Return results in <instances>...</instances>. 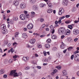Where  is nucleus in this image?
I'll list each match as a JSON object with an SVG mask.
<instances>
[{"label": "nucleus", "mask_w": 79, "mask_h": 79, "mask_svg": "<svg viewBox=\"0 0 79 79\" xmlns=\"http://www.w3.org/2000/svg\"><path fill=\"white\" fill-rule=\"evenodd\" d=\"M57 49V48H56V47L54 48H53V50H54V51H56Z\"/></svg>", "instance_id": "nucleus-62"}, {"label": "nucleus", "mask_w": 79, "mask_h": 79, "mask_svg": "<svg viewBox=\"0 0 79 79\" xmlns=\"http://www.w3.org/2000/svg\"><path fill=\"white\" fill-rule=\"evenodd\" d=\"M7 27H8V28H9L10 29H11L12 28V27H11V26H10V24L8 25Z\"/></svg>", "instance_id": "nucleus-45"}, {"label": "nucleus", "mask_w": 79, "mask_h": 79, "mask_svg": "<svg viewBox=\"0 0 79 79\" xmlns=\"http://www.w3.org/2000/svg\"><path fill=\"white\" fill-rule=\"evenodd\" d=\"M62 76H66L68 75V73L66 70H64L62 71Z\"/></svg>", "instance_id": "nucleus-9"}, {"label": "nucleus", "mask_w": 79, "mask_h": 79, "mask_svg": "<svg viewBox=\"0 0 79 79\" xmlns=\"http://www.w3.org/2000/svg\"><path fill=\"white\" fill-rule=\"evenodd\" d=\"M45 37V35H40V37Z\"/></svg>", "instance_id": "nucleus-53"}, {"label": "nucleus", "mask_w": 79, "mask_h": 79, "mask_svg": "<svg viewBox=\"0 0 79 79\" xmlns=\"http://www.w3.org/2000/svg\"><path fill=\"white\" fill-rule=\"evenodd\" d=\"M42 44L40 43H38L37 44V47L38 48H42Z\"/></svg>", "instance_id": "nucleus-19"}, {"label": "nucleus", "mask_w": 79, "mask_h": 79, "mask_svg": "<svg viewBox=\"0 0 79 79\" xmlns=\"http://www.w3.org/2000/svg\"><path fill=\"white\" fill-rule=\"evenodd\" d=\"M51 42H52V40L50 39H48L47 40V42L48 43H51Z\"/></svg>", "instance_id": "nucleus-29"}, {"label": "nucleus", "mask_w": 79, "mask_h": 79, "mask_svg": "<svg viewBox=\"0 0 79 79\" xmlns=\"http://www.w3.org/2000/svg\"><path fill=\"white\" fill-rule=\"evenodd\" d=\"M30 69V68L29 67H25V70H28V69Z\"/></svg>", "instance_id": "nucleus-43"}, {"label": "nucleus", "mask_w": 79, "mask_h": 79, "mask_svg": "<svg viewBox=\"0 0 79 79\" xmlns=\"http://www.w3.org/2000/svg\"><path fill=\"white\" fill-rule=\"evenodd\" d=\"M64 18H65V16H63L62 17L59 18V19L62 20V19H64Z\"/></svg>", "instance_id": "nucleus-37"}, {"label": "nucleus", "mask_w": 79, "mask_h": 79, "mask_svg": "<svg viewBox=\"0 0 79 79\" xmlns=\"http://www.w3.org/2000/svg\"><path fill=\"white\" fill-rule=\"evenodd\" d=\"M73 34H74V35H78L79 34V31L78 29H74L73 30Z\"/></svg>", "instance_id": "nucleus-5"}, {"label": "nucleus", "mask_w": 79, "mask_h": 79, "mask_svg": "<svg viewBox=\"0 0 79 79\" xmlns=\"http://www.w3.org/2000/svg\"><path fill=\"white\" fill-rule=\"evenodd\" d=\"M64 47H65V45H64V43H62V44L60 46V48H61L63 49Z\"/></svg>", "instance_id": "nucleus-22"}, {"label": "nucleus", "mask_w": 79, "mask_h": 79, "mask_svg": "<svg viewBox=\"0 0 79 79\" xmlns=\"http://www.w3.org/2000/svg\"><path fill=\"white\" fill-rule=\"evenodd\" d=\"M56 68L60 70L61 69V66H58L56 67Z\"/></svg>", "instance_id": "nucleus-35"}, {"label": "nucleus", "mask_w": 79, "mask_h": 79, "mask_svg": "<svg viewBox=\"0 0 79 79\" xmlns=\"http://www.w3.org/2000/svg\"><path fill=\"white\" fill-rule=\"evenodd\" d=\"M64 35H62L61 37V39H63L64 38Z\"/></svg>", "instance_id": "nucleus-58"}, {"label": "nucleus", "mask_w": 79, "mask_h": 79, "mask_svg": "<svg viewBox=\"0 0 79 79\" xmlns=\"http://www.w3.org/2000/svg\"><path fill=\"white\" fill-rule=\"evenodd\" d=\"M65 23H66V24H69V23H71V21L69 20H67L65 21Z\"/></svg>", "instance_id": "nucleus-40"}, {"label": "nucleus", "mask_w": 79, "mask_h": 79, "mask_svg": "<svg viewBox=\"0 0 79 79\" xmlns=\"http://www.w3.org/2000/svg\"><path fill=\"white\" fill-rule=\"evenodd\" d=\"M23 31L25 32H26V31H27V28H23Z\"/></svg>", "instance_id": "nucleus-52"}, {"label": "nucleus", "mask_w": 79, "mask_h": 79, "mask_svg": "<svg viewBox=\"0 0 79 79\" xmlns=\"http://www.w3.org/2000/svg\"><path fill=\"white\" fill-rule=\"evenodd\" d=\"M36 40L34 38H32L30 40V42L31 44H34L35 43Z\"/></svg>", "instance_id": "nucleus-8"}, {"label": "nucleus", "mask_w": 79, "mask_h": 79, "mask_svg": "<svg viewBox=\"0 0 79 79\" xmlns=\"http://www.w3.org/2000/svg\"><path fill=\"white\" fill-rule=\"evenodd\" d=\"M14 4L15 6H18L19 5V1H15L14 2Z\"/></svg>", "instance_id": "nucleus-15"}, {"label": "nucleus", "mask_w": 79, "mask_h": 79, "mask_svg": "<svg viewBox=\"0 0 79 79\" xmlns=\"http://www.w3.org/2000/svg\"><path fill=\"white\" fill-rule=\"evenodd\" d=\"M7 77V75L6 74H4L3 75L4 78H6Z\"/></svg>", "instance_id": "nucleus-55"}, {"label": "nucleus", "mask_w": 79, "mask_h": 79, "mask_svg": "<svg viewBox=\"0 0 79 79\" xmlns=\"http://www.w3.org/2000/svg\"><path fill=\"white\" fill-rule=\"evenodd\" d=\"M67 51V49H66L65 50H64L63 51V52L64 53H66V52Z\"/></svg>", "instance_id": "nucleus-56"}, {"label": "nucleus", "mask_w": 79, "mask_h": 79, "mask_svg": "<svg viewBox=\"0 0 79 79\" xmlns=\"http://www.w3.org/2000/svg\"><path fill=\"white\" fill-rule=\"evenodd\" d=\"M44 19L43 18H40V21L41 23H42V22H44Z\"/></svg>", "instance_id": "nucleus-38"}, {"label": "nucleus", "mask_w": 79, "mask_h": 79, "mask_svg": "<svg viewBox=\"0 0 79 79\" xmlns=\"http://www.w3.org/2000/svg\"><path fill=\"white\" fill-rule=\"evenodd\" d=\"M35 13L34 11H32L31 12V14L30 15V17L31 18H33L35 17Z\"/></svg>", "instance_id": "nucleus-13"}, {"label": "nucleus", "mask_w": 79, "mask_h": 79, "mask_svg": "<svg viewBox=\"0 0 79 79\" xmlns=\"http://www.w3.org/2000/svg\"><path fill=\"white\" fill-rule=\"evenodd\" d=\"M45 24H43L42 26V28H44V27L45 26Z\"/></svg>", "instance_id": "nucleus-61"}, {"label": "nucleus", "mask_w": 79, "mask_h": 79, "mask_svg": "<svg viewBox=\"0 0 79 79\" xmlns=\"http://www.w3.org/2000/svg\"><path fill=\"white\" fill-rule=\"evenodd\" d=\"M43 53L44 54V56H46V55H47V52H46V51H44L43 52Z\"/></svg>", "instance_id": "nucleus-50"}, {"label": "nucleus", "mask_w": 79, "mask_h": 79, "mask_svg": "<svg viewBox=\"0 0 79 79\" xmlns=\"http://www.w3.org/2000/svg\"><path fill=\"white\" fill-rule=\"evenodd\" d=\"M69 41V42H71L72 41V39H71V38L69 37H68L67 39Z\"/></svg>", "instance_id": "nucleus-33"}, {"label": "nucleus", "mask_w": 79, "mask_h": 79, "mask_svg": "<svg viewBox=\"0 0 79 79\" xmlns=\"http://www.w3.org/2000/svg\"><path fill=\"white\" fill-rule=\"evenodd\" d=\"M74 55H72L71 57V60H73V59L74 58Z\"/></svg>", "instance_id": "nucleus-48"}, {"label": "nucleus", "mask_w": 79, "mask_h": 79, "mask_svg": "<svg viewBox=\"0 0 79 79\" xmlns=\"http://www.w3.org/2000/svg\"><path fill=\"white\" fill-rule=\"evenodd\" d=\"M56 36L55 35H52L51 36V38L52 39H53V40H55L56 39Z\"/></svg>", "instance_id": "nucleus-20"}, {"label": "nucleus", "mask_w": 79, "mask_h": 79, "mask_svg": "<svg viewBox=\"0 0 79 79\" xmlns=\"http://www.w3.org/2000/svg\"><path fill=\"white\" fill-rule=\"evenodd\" d=\"M1 29H6V25L5 24H3L1 26Z\"/></svg>", "instance_id": "nucleus-18"}, {"label": "nucleus", "mask_w": 79, "mask_h": 79, "mask_svg": "<svg viewBox=\"0 0 79 79\" xmlns=\"http://www.w3.org/2000/svg\"><path fill=\"white\" fill-rule=\"evenodd\" d=\"M68 0H64L63 1L62 3L64 6H67L68 5Z\"/></svg>", "instance_id": "nucleus-10"}, {"label": "nucleus", "mask_w": 79, "mask_h": 79, "mask_svg": "<svg viewBox=\"0 0 79 79\" xmlns=\"http://www.w3.org/2000/svg\"><path fill=\"white\" fill-rule=\"evenodd\" d=\"M10 50L11 51V53H12L14 52V50H13V48H12L10 49Z\"/></svg>", "instance_id": "nucleus-47"}, {"label": "nucleus", "mask_w": 79, "mask_h": 79, "mask_svg": "<svg viewBox=\"0 0 79 79\" xmlns=\"http://www.w3.org/2000/svg\"><path fill=\"white\" fill-rule=\"evenodd\" d=\"M13 62V59H10L9 60V63H11Z\"/></svg>", "instance_id": "nucleus-44"}, {"label": "nucleus", "mask_w": 79, "mask_h": 79, "mask_svg": "<svg viewBox=\"0 0 79 79\" xmlns=\"http://www.w3.org/2000/svg\"><path fill=\"white\" fill-rule=\"evenodd\" d=\"M77 75L78 76H79V71L77 73Z\"/></svg>", "instance_id": "nucleus-64"}, {"label": "nucleus", "mask_w": 79, "mask_h": 79, "mask_svg": "<svg viewBox=\"0 0 79 79\" xmlns=\"http://www.w3.org/2000/svg\"><path fill=\"white\" fill-rule=\"evenodd\" d=\"M33 8L35 10H37V7L36 6H33Z\"/></svg>", "instance_id": "nucleus-49"}, {"label": "nucleus", "mask_w": 79, "mask_h": 79, "mask_svg": "<svg viewBox=\"0 0 79 79\" xmlns=\"http://www.w3.org/2000/svg\"><path fill=\"white\" fill-rule=\"evenodd\" d=\"M34 27V25L32 23H29L27 26V28L28 29H32Z\"/></svg>", "instance_id": "nucleus-7"}, {"label": "nucleus", "mask_w": 79, "mask_h": 79, "mask_svg": "<svg viewBox=\"0 0 79 79\" xmlns=\"http://www.w3.org/2000/svg\"><path fill=\"white\" fill-rule=\"evenodd\" d=\"M22 37L23 38V39H26L27 37V34L26 33H23L22 35Z\"/></svg>", "instance_id": "nucleus-14"}, {"label": "nucleus", "mask_w": 79, "mask_h": 79, "mask_svg": "<svg viewBox=\"0 0 79 79\" xmlns=\"http://www.w3.org/2000/svg\"><path fill=\"white\" fill-rule=\"evenodd\" d=\"M58 56L59 57H62V56H63V54L61 53H59L58 54Z\"/></svg>", "instance_id": "nucleus-30"}, {"label": "nucleus", "mask_w": 79, "mask_h": 79, "mask_svg": "<svg viewBox=\"0 0 79 79\" xmlns=\"http://www.w3.org/2000/svg\"><path fill=\"white\" fill-rule=\"evenodd\" d=\"M61 20L60 19H59V20L58 21V23H59V24H61Z\"/></svg>", "instance_id": "nucleus-51"}, {"label": "nucleus", "mask_w": 79, "mask_h": 79, "mask_svg": "<svg viewBox=\"0 0 79 79\" xmlns=\"http://www.w3.org/2000/svg\"><path fill=\"white\" fill-rule=\"evenodd\" d=\"M30 2L31 4H34L35 2V0H30Z\"/></svg>", "instance_id": "nucleus-25"}, {"label": "nucleus", "mask_w": 79, "mask_h": 79, "mask_svg": "<svg viewBox=\"0 0 79 79\" xmlns=\"http://www.w3.org/2000/svg\"><path fill=\"white\" fill-rule=\"evenodd\" d=\"M46 5L45 4H43L42 3H40V6L41 8H43V7L45 6Z\"/></svg>", "instance_id": "nucleus-23"}, {"label": "nucleus", "mask_w": 79, "mask_h": 79, "mask_svg": "<svg viewBox=\"0 0 79 79\" xmlns=\"http://www.w3.org/2000/svg\"><path fill=\"white\" fill-rule=\"evenodd\" d=\"M50 27L51 30V32L52 33V34H54V32H55V29H54V27H53V26L52 25L50 26Z\"/></svg>", "instance_id": "nucleus-11"}, {"label": "nucleus", "mask_w": 79, "mask_h": 79, "mask_svg": "<svg viewBox=\"0 0 79 79\" xmlns=\"http://www.w3.org/2000/svg\"><path fill=\"white\" fill-rule=\"evenodd\" d=\"M20 18L22 21H25L27 19V17L25 14H22L20 15Z\"/></svg>", "instance_id": "nucleus-3"}, {"label": "nucleus", "mask_w": 79, "mask_h": 79, "mask_svg": "<svg viewBox=\"0 0 79 79\" xmlns=\"http://www.w3.org/2000/svg\"><path fill=\"white\" fill-rule=\"evenodd\" d=\"M45 47L47 48H48L49 47H50V46L49 44H47L45 45Z\"/></svg>", "instance_id": "nucleus-26"}, {"label": "nucleus", "mask_w": 79, "mask_h": 79, "mask_svg": "<svg viewBox=\"0 0 79 79\" xmlns=\"http://www.w3.org/2000/svg\"><path fill=\"white\" fill-rule=\"evenodd\" d=\"M48 60H52V57L51 56H49L48 57Z\"/></svg>", "instance_id": "nucleus-59"}, {"label": "nucleus", "mask_w": 79, "mask_h": 79, "mask_svg": "<svg viewBox=\"0 0 79 79\" xmlns=\"http://www.w3.org/2000/svg\"><path fill=\"white\" fill-rule=\"evenodd\" d=\"M19 34V33L18 32H16L15 34V37H16L18 35V34Z\"/></svg>", "instance_id": "nucleus-41"}, {"label": "nucleus", "mask_w": 79, "mask_h": 79, "mask_svg": "<svg viewBox=\"0 0 79 79\" xmlns=\"http://www.w3.org/2000/svg\"><path fill=\"white\" fill-rule=\"evenodd\" d=\"M47 11L48 13H52L53 12V10L51 9H48Z\"/></svg>", "instance_id": "nucleus-17"}, {"label": "nucleus", "mask_w": 79, "mask_h": 79, "mask_svg": "<svg viewBox=\"0 0 79 79\" xmlns=\"http://www.w3.org/2000/svg\"><path fill=\"white\" fill-rule=\"evenodd\" d=\"M36 68H38V69H41V67L40 66H37L36 67Z\"/></svg>", "instance_id": "nucleus-57"}, {"label": "nucleus", "mask_w": 79, "mask_h": 79, "mask_svg": "<svg viewBox=\"0 0 79 79\" xmlns=\"http://www.w3.org/2000/svg\"><path fill=\"white\" fill-rule=\"evenodd\" d=\"M68 28L70 29H73V26L72 25H68Z\"/></svg>", "instance_id": "nucleus-34"}, {"label": "nucleus", "mask_w": 79, "mask_h": 79, "mask_svg": "<svg viewBox=\"0 0 79 79\" xmlns=\"http://www.w3.org/2000/svg\"><path fill=\"white\" fill-rule=\"evenodd\" d=\"M23 60L24 61H27L29 60V58L28 57H23Z\"/></svg>", "instance_id": "nucleus-16"}, {"label": "nucleus", "mask_w": 79, "mask_h": 79, "mask_svg": "<svg viewBox=\"0 0 79 79\" xmlns=\"http://www.w3.org/2000/svg\"><path fill=\"white\" fill-rule=\"evenodd\" d=\"M57 70H56V69H55L53 71V74H55V73H57Z\"/></svg>", "instance_id": "nucleus-39"}, {"label": "nucleus", "mask_w": 79, "mask_h": 79, "mask_svg": "<svg viewBox=\"0 0 79 79\" xmlns=\"http://www.w3.org/2000/svg\"><path fill=\"white\" fill-rule=\"evenodd\" d=\"M27 48H31V47H32L30 46V45L29 44H27Z\"/></svg>", "instance_id": "nucleus-54"}, {"label": "nucleus", "mask_w": 79, "mask_h": 79, "mask_svg": "<svg viewBox=\"0 0 79 79\" xmlns=\"http://www.w3.org/2000/svg\"><path fill=\"white\" fill-rule=\"evenodd\" d=\"M2 34H6L7 33V30H6V29L2 30Z\"/></svg>", "instance_id": "nucleus-21"}, {"label": "nucleus", "mask_w": 79, "mask_h": 79, "mask_svg": "<svg viewBox=\"0 0 79 79\" xmlns=\"http://www.w3.org/2000/svg\"><path fill=\"white\" fill-rule=\"evenodd\" d=\"M22 73L21 72H19L18 73H17L16 72V70H12L10 72V75L11 76H13L14 77H18V76H21Z\"/></svg>", "instance_id": "nucleus-2"}, {"label": "nucleus", "mask_w": 79, "mask_h": 79, "mask_svg": "<svg viewBox=\"0 0 79 79\" xmlns=\"http://www.w3.org/2000/svg\"><path fill=\"white\" fill-rule=\"evenodd\" d=\"M44 61H45V62H46V63H47V62H48V59H45L44 60Z\"/></svg>", "instance_id": "nucleus-60"}, {"label": "nucleus", "mask_w": 79, "mask_h": 79, "mask_svg": "<svg viewBox=\"0 0 79 79\" xmlns=\"http://www.w3.org/2000/svg\"><path fill=\"white\" fill-rule=\"evenodd\" d=\"M70 17V15H66L65 16V17H66V18H69Z\"/></svg>", "instance_id": "nucleus-63"}, {"label": "nucleus", "mask_w": 79, "mask_h": 79, "mask_svg": "<svg viewBox=\"0 0 79 79\" xmlns=\"http://www.w3.org/2000/svg\"><path fill=\"white\" fill-rule=\"evenodd\" d=\"M47 4H48V6H49V7H50L51 8H52L53 7V5L52 3H49L48 4V3L47 2Z\"/></svg>", "instance_id": "nucleus-27"}, {"label": "nucleus", "mask_w": 79, "mask_h": 79, "mask_svg": "<svg viewBox=\"0 0 79 79\" xmlns=\"http://www.w3.org/2000/svg\"><path fill=\"white\" fill-rule=\"evenodd\" d=\"M58 33L60 35L64 34L65 35H69L71 33V31L69 30H67L66 31L65 29L63 28H60L59 29Z\"/></svg>", "instance_id": "nucleus-1"}, {"label": "nucleus", "mask_w": 79, "mask_h": 79, "mask_svg": "<svg viewBox=\"0 0 79 79\" xmlns=\"http://www.w3.org/2000/svg\"><path fill=\"white\" fill-rule=\"evenodd\" d=\"M8 40H5L4 41L3 43H4V44L5 45H6L7 44H8Z\"/></svg>", "instance_id": "nucleus-24"}, {"label": "nucleus", "mask_w": 79, "mask_h": 79, "mask_svg": "<svg viewBox=\"0 0 79 79\" xmlns=\"http://www.w3.org/2000/svg\"><path fill=\"white\" fill-rule=\"evenodd\" d=\"M4 73V70L2 69L0 70V74H2Z\"/></svg>", "instance_id": "nucleus-31"}, {"label": "nucleus", "mask_w": 79, "mask_h": 79, "mask_svg": "<svg viewBox=\"0 0 79 79\" xmlns=\"http://www.w3.org/2000/svg\"><path fill=\"white\" fill-rule=\"evenodd\" d=\"M73 47H70L68 48V50L69 51H70V50H73Z\"/></svg>", "instance_id": "nucleus-42"}, {"label": "nucleus", "mask_w": 79, "mask_h": 79, "mask_svg": "<svg viewBox=\"0 0 79 79\" xmlns=\"http://www.w3.org/2000/svg\"><path fill=\"white\" fill-rule=\"evenodd\" d=\"M17 45H18V44L16 42H15L13 43V45L14 47H16L17 46Z\"/></svg>", "instance_id": "nucleus-32"}, {"label": "nucleus", "mask_w": 79, "mask_h": 79, "mask_svg": "<svg viewBox=\"0 0 79 79\" xmlns=\"http://www.w3.org/2000/svg\"><path fill=\"white\" fill-rule=\"evenodd\" d=\"M74 59L75 61H79V54H77L75 56Z\"/></svg>", "instance_id": "nucleus-12"}, {"label": "nucleus", "mask_w": 79, "mask_h": 79, "mask_svg": "<svg viewBox=\"0 0 79 79\" xmlns=\"http://www.w3.org/2000/svg\"><path fill=\"white\" fill-rule=\"evenodd\" d=\"M64 13V9L62 7H61L59 9V15H61L62 14Z\"/></svg>", "instance_id": "nucleus-4"}, {"label": "nucleus", "mask_w": 79, "mask_h": 79, "mask_svg": "<svg viewBox=\"0 0 79 79\" xmlns=\"http://www.w3.org/2000/svg\"><path fill=\"white\" fill-rule=\"evenodd\" d=\"M23 13H24L25 15H27L28 13V12L26 10H24L23 11Z\"/></svg>", "instance_id": "nucleus-46"}, {"label": "nucleus", "mask_w": 79, "mask_h": 79, "mask_svg": "<svg viewBox=\"0 0 79 79\" xmlns=\"http://www.w3.org/2000/svg\"><path fill=\"white\" fill-rule=\"evenodd\" d=\"M20 6L21 9H24L26 7V4L25 3H22Z\"/></svg>", "instance_id": "nucleus-6"}, {"label": "nucleus", "mask_w": 79, "mask_h": 79, "mask_svg": "<svg viewBox=\"0 0 79 79\" xmlns=\"http://www.w3.org/2000/svg\"><path fill=\"white\" fill-rule=\"evenodd\" d=\"M17 57H18V56H17L16 55H15L13 56V58L14 59V61H15L16 60V58H17Z\"/></svg>", "instance_id": "nucleus-28"}, {"label": "nucleus", "mask_w": 79, "mask_h": 79, "mask_svg": "<svg viewBox=\"0 0 79 79\" xmlns=\"http://www.w3.org/2000/svg\"><path fill=\"white\" fill-rule=\"evenodd\" d=\"M25 15L26 16V18H27L28 19H29V18H30V16L29 15V14H26Z\"/></svg>", "instance_id": "nucleus-36"}]
</instances>
